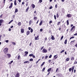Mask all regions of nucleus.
<instances>
[{"mask_svg": "<svg viewBox=\"0 0 77 77\" xmlns=\"http://www.w3.org/2000/svg\"><path fill=\"white\" fill-rule=\"evenodd\" d=\"M60 24V22H59L57 24V26H59Z\"/></svg>", "mask_w": 77, "mask_h": 77, "instance_id": "72a5a7b5", "label": "nucleus"}, {"mask_svg": "<svg viewBox=\"0 0 77 77\" xmlns=\"http://www.w3.org/2000/svg\"><path fill=\"white\" fill-rule=\"evenodd\" d=\"M15 77H20V74L19 73L17 72V73L16 75L15 76Z\"/></svg>", "mask_w": 77, "mask_h": 77, "instance_id": "423d86ee", "label": "nucleus"}, {"mask_svg": "<svg viewBox=\"0 0 77 77\" xmlns=\"http://www.w3.org/2000/svg\"><path fill=\"white\" fill-rule=\"evenodd\" d=\"M7 56L8 57H11V54H7Z\"/></svg>", "mask_w": 77, "mask_h": 77, "instance_id": "7c9ffc66", "label": "nucleus"}, {"mask_svg": "<svg viewBox=\"0 0 77 77\" xmlns=\"http://www.w3.org/2000/svg\"><path fill=\"white\" fill-rule=\"evenodd\" d=\"M55 8H57V4H56L55 5Z\"/></svg>", "mask_w": 77, "mask_h": 77, "instance_id": "5fc2aeb1", "label": "nucleus"}, {"mask_svg": "<svg viewBox=\"0 0 77 77\" xmlns=\"http://www.w3.org/2000/svg\"><path fill=\"white\" fill-rule=\"evenodd\" d=\"M32 56V57H33V58H35V55H33Z\"/></svg>", "mask_w": 77, "mask_h": 77, "instance_id": "e2e57ef3", "label": "nucleus"}, {"mask_svg": "<svg viewBox=\"0 0 77 77\" xmlns=\"http://www.w3.org/2000/svg\"><path fill=\"white\" fill-rule=\"evenodd\" d=\"M40 31H41V32H42V29H40Z\"/></svg>", "mask_w": 77, "mask_h": 77, "instance_id": "774afa93", "label": "nucleus"}, {"mask_svg": "<svg viewBox=\"0 0 77 77\" xmlns=\"http://www.w3.org/2000/svg\"><path fill=\"white\" fill-rule=\"evenodd\" d=\"M5 42H6L8 43L9 42V40H7L6 41H5Z\"/></svg>", "mask_w": 77, "mask_h": 77, "instance_id": "13d9d810", "label": "nucleus"}, {"mask_svg": "<svg viewBox=\"0 0 77 77\" xmlns=\"http://www.w3.org/2000/svg\"><path fill=\"white\" fill-rule=\"evenodd\" d=\"M51 68L50 69H48L47 72H50V71H51Z\"/></svg>", "mask_w": 77, "mask_h": 77, "instance_id": "4be33fe9", "label": "nucleus"}, {"mask_svg": "<svg viewBox=\"0 0 77 77\" xmlns=\"http://www.w3.org/2000/svg\"><path fill=\"white\" fill-rule=\"evenodd\" d=\"M18 8H16L15 10V11H14V14H15V13H17V12H18Z\"/></svg>", "mask_w": 77, "mask_h": 77, "instance_id": "6ab92c4d", "label": "nucleus"}, {"mask_svg": "<svg viewBox=\"0 0 77 77\" xmlns=\"http://www.w3.org/2000/svg\"><path fill=\"white\" fill-rule=\"evenodd\" d=\"M34 20H37V17H34Z\"/></svg>", "mask_w": 77, "mask_h": 77, "instance_id": "37998d69", "label": "nucleus"}, {"mask_svg": "<svg viewBox=\"0 0 77 77\" xmlns=\"http://www.w3.org/2000/svg\"><path fill=\"white\" fill-rule=\"evenodd\" d=\"M4 22V20L3 19H1L0 20V23H3Z\"/></svg>", "mask_w": 77, "mask_h": 77, "instance_id": "9b49d317", "label": "nucleus"}, {"mask_svg": "<svg viewBox=\"0 0 77 77\" xmlns=\"http://www.w3.org/2000/svg\"><path fill=\"white\" fill-rule=\"evenodd\" d=\"M53 23V21H52V20H51L49 22V24H51V23Z\"/></svg>", "mask_w": 77, "mask_h": 77, "instance_id": "79ce46f5", "label": "nucleus"}, {"mask_svg": "<svg viewBox=\"0 0 77 77\" xmlns=\"http://www.w3.org/2000/svg\"><path fill=\"white\" fill-rule=\"evenodd\" d=\"M29 7H28L26 9V12H28V11H29Z\"/></svg>", "mask_w": 77, "mask_h": 77, "instance_id": "412c9836", "label": "nucleus"}, {"mask_svg": "<svg viewBox=\"0 0 77 77\" xmlns=\"http://www.w3.org/2000/svg\"><path fill=\"white\" fill-rule=\"evenodd\" d=\"M25 53L26 54V55H27V54H28V53H29V52H27V51H26L25 52Z\"/></svg>", "mask_w": 77, "mask_h": 77, "instance_id": "c9c22d12", "label": "nucleus"}, {"mask_svg": "<svg viewBox=\"0 0 77 77\" xmlns=\"http://www.w3.org/2000/svg\"><path fill=\"white\" fill-rule=\"evenodd\" d=\"M32 23H33V20H30L29 21V26H30V25H31V24H32Z\"/></svg>", "mask_w": 77, "mask_h": 77, "instance_id": "1a4fd4ad", "label": "nucleus"}, {"mask_svg": "<svg viewBox=\"0 0 77 77\" xmlns=\"http://www.w3.org/2000/svg\"><path fill=\"white\" fill-rule=\"evenodd\" d=\"M43 52L44 53H47V50L45 48H43L42 50Z\"/></svg>", "mask_w": 77, "mask_h": 77, "instance_id": "20e7f679", "label": "nucleus"}, {"mask_svg": "<svg viewBox=\"0 0 77 77\" xmlns=\"http://www.w3.org/2000/svg\"><path fill=\"white\" fill-rule=\"evenodd\" d=\"M65 51V50H63L62 51H61L60 52V53H63Z\"/></svg>", "mask_w": 77, "mask_h": 77, "instance_id": "473e14b6", "label": "nucleus"}, {"mask_svg": "<svg viewBox=\"0 0 77 77\" xmlns=\"http://www.w3.org/2000/svg\"><path fill=\"white\" fill-rule=\"evenodd\" d=\"M47 37H46L45 38V41H47Z\"/></svg>", "mask_w": 77, "mask_h": 77, "instance_id": "0e129e2a", "label": "nucleus"}, {"mask_svg": "<svg viewBox=\"0 0 77 77\" xmlns=\"http://www.w3.org/2000/svg\"><path fill=\"white\" fill-rule=\"evenodd\" d=\"M21 33H24V29L23 28L21 29Z\"/></svg>", "mask_w": 77, "mask_h": 77, "instance_id": "6e6552de", "label": "nucleus"}, {"mask_svg": "<svg viewBox=\"0 0 77 77\" xmlns=\"http://www.w3.org/2000/svg\"><path fill=\"white\" fill-rule=\"evenodd\" d=\"M58 57L57 56V55H54V58L55 59H57V58Z\"/></svg>", "mask_w": 77, "mask_h": 77, "instance_id": "f3484780", "label": "nucleus"}, {"mask_svg": "<svg viewBox=\"0 0 77 77\" xmlns=\"http://www.w3.org/2000/svg\"><path fill=\"white\" fill-rule=\"evenodd\" d=\"M32 8H35V5L33 4L32 5Z\"/></svg>", "mask_w": 77, "mask_h": 77, "instance_id": "a878e982", "label": "nucleus"}, {"mask_svg": "<svg viewBox=\"0 0 77 77\" xmlns=\"http://www.w3.org/2000/svg\"><path fill=\"white\" fill-rule=\"evenodd\" d=\"M3 16V15L2 14L1 15H0V18H2V16Z\"/></svg>", "mask_w": 77, "mask_h": 77, "instance_id": "69168bd1", "label": "nucleus"}, {"mask_svg": "<svg viewBox=\"0 0 77 77\" xmlns=\"http://www.w3.org/2000/svg\"><path fill=\"white\" fill-rule=\"evenodd\" d=\"M1 39H2V35H0V41H1Z\"/></svg>", "mask_w": 77, "mask_h": 77, "instance_id": "6e6d98bb", "label": "nucleus"}, {"mask_svg": "<svg viewBox=\"0 0 77 77\" xmlns=\"http://www.w3.org/2000/svg\"><path fill=\"white\" fill-rule=\"evenodd\" d=\"M33 55V54H30L29 55V56H30V57H32V56Z\"/></svg>", "mask_w": 77, "mask_h": 77, "instance_id": "4c0bfd02", "label": "nucleus"}, {"mask_svg": "<svg viewBox=\"0 0 77 77\" xmlns=\"http://www.w3.org/2000/svg\"><path fill=\"white\" fill-rule=\"evenodd\" d=\"M51 57H52V55H50L49 57V58H51Z\"/></svg>", "mask_w": 77, "mask_h": 77, "instance_id": "3c124183", "label": "nucleus"}, {"mask_svg": "<svg viewBox=\"0 0 77 77\" xmlns=\"http://www.w3.org/2000/svg\"><path fill=\"white\" fill-rule=\"evenodd\" d=\"M25 3V2H22V5H24Z\"/></svg>", "mask_w": 77, "mask_h": 77, "instance_id": "680f3d73", "label": "nucleus"}, {"mask_svg": "<svg viewBox=\"0 0 77 77\" xmlns=\"http://www.w3.org/2000/svg\"><path fill=\"white\" fill-rule=\"evenodd\" d=\"M63 35L61 37L60 40H62V39H63Z\"/></svg>", "mask_w": 77, "mask_h": 77, "instance_id": "ea45409f", "label": "nucleus"}, {"mask_svg": "<svg viewBox=\"0 0 77 77\" xmlns=\"http://www.w3.org/2000/svg\"><path fill=\"white\" fill-rule=\"evenodd\" d=\"M73 36H77V33L74 34Z\"/></svg>", "mask_w": 77, "mask_h": 77, "instance_id": "864d4df0", "label": "nucleus"}, {"mask_svg": "<svg viewBox=\"0 0 77 77\" xmlns=\"http://www.w3.org/2000/svg\"><path fill=\"white\" fill-rule=\"evenodd\" d=\"M76 64H77V62H76V61H75L74 62L73 64L75 65Z\"/></svg>", "mask_w": 77, "mask_h": 77, "instance_id": "de8ad7c7", "label": "nucleus"}, {"mask_svg": "<svg viewBox=\"0 0 77 77\" xmlns=\"http://www.w3.org/2000/svg\"><path fill=\"white\" fill-rule=\"evenodd\" d=\"M35 40H39V36L38 35L37 37H35Z\"/></svg>", "mask_w": 77, "mask_h": 77, "instance_id": "0eeeda50", "label": "nucleus"}, {"mask_svg": "<svg viewBox=\"0 0 77 77\" xmlns=\"http://www.w3.org/2000/svg\"><path fill=\"white\" fill-rule=\"evenodd\" d=\"M30 31H27L26 32V35H29L30 34Z\"/></svg>", "mask_w": 77, "mask_h": 77, "instance_id": "9d476101", "label": "nucleus"}, {"mask_svg": "<svg viewBox=\"0 0 77 77\" xmlns=\"http://www.w3.org/2000/svg\"><path fill=\"white\" fill-rule=\"evenodd\" d=\"M20 57H20V55H19L17 57V59L18 60H20Z\"/></svg>", "mask_w": 77, "mask_h": 77, "instance_id": "bb28decb", "label": "nucleus"}, {"mask_svg": "<svg viewBox=\"0 0 77 77\" xmlns=\"http://www.w3.org/2000/svg\"><path fill=\"white\" fill-rule=\"evenodd\" d=\"M64 44H67V39H66L64 42Z\"/></svg>", "mask_w": 77, "mask_h": 77, "instance_id": "aec40b11", "label": "nucleus"}, {"mask_svg": "<svg viewBox=\"0 0 77 77\" xmlns=\"http://www.w3.org/2000/svg\"><path fill=\"white\" fill-rule=\"evenodd\" d=\"M50 74V72H49L47 74V75H49V74Z\"/></svg>", "mask_w": 77, "mask_h": 77, "instance_id": "4d7b16f0", "label": "nucleus"}, {"mask_svg": "<svg viewBox=\"0 0 77 77\" xmlns=\"http://www.w3.org/2000/svg\"><path fill=\"white\" fill-rule=\"evenodd\" d=\"M43 23V21L42 20L39 24V26H41L42 24Z\"/></svg>", "mask_w": 77, "mask_h": 77, "instance_id": "2eb2a0df", "label": "nucleus"}, {"mask_svg": "<svg viewBox=\"0 0 77 77\" xmlns=\"http://www.w3.org/2000/svg\"><path fill=\"white\" fill-rule=\"evenodd\" d=\"M75 67V66H73L71 68H70L69 69V71H72V73H73L74 72V68Z\"/></svg>", "mask_w": 77, "mask_h": 77, "instance_id": "f03ea898", "label": "nucleus"}, {"mask_svg": "<svg viewBox=\"0 0 77 77\" xmlns=\"http://www.w3.org/2000/svg\"><path fill=\"white\" fill-rule=\"evenodd\" d=\"M66 23H67V25H69V20H67L66 21Z\"/></svg>", "mask_w": 77, "mask_h": 77, "instance_id": "a211bd4d", "label": "nucleus"}, {"mask_svg": "<svg viewBox=\"0 0 77 77\" xmlns=\"http://www.w3.org/2000/svg\"><path fill=\"white\" fill-rule=\"evenodd\" d=\"M52 8H53V6H51L49 8V9H52Z\"/></svg>", "mask_w": 77, "mask_h": 77, "instance_id": "603ef678", "label": "nucleus"}, {"mask_svg": "<svg viewBox=\"0 0 77 77\" xmlns=\"http://www.w3.org/2000/svg\"><path fill=\"white\" fill-rule=\"evenodd\" d=\"M47 58H48V56L46 55L45 57V59H47Z\"/></svg>", "mask_w": 77, "mask_h": 77, "instance_id": "09e8293b", "label": "nucleus"}, {"mask_svg": "<svg viewBox=\"0 0 77 77\" xmlns=\"http://www.w3.org/2000/svg\"><path fill=\"white\" fill-rule=\"evenodd\" d=\"M28 4H29V2H26V6H28Z\"/></svg>", "mask_w": 77, "mask_h": 77, "instance_id": "e433bc0d", "label": "nucleus"}, {"mask_svg": "<svg viewBox=\"0 0 77 77\" xmlns=\"http://www.w3.org/2000/svg\"><path fill=\"white\" fill-rule=\"evenodd\" d=\"M17 25H18V26H20V25H21V23L20 22H19L17 24Z\"/></svg>", "mask_w": 77, "mask_h": 77, "instance_id": "c756f323", "label": "nucleus"}, {"mask_svg": "<svg viewBox=\"0 0 77 77\" xmlns=\"http://www.w3.org/2000/svg\"><path fill=\"white\" fill-rule=\"evenodd\" d=\"M73 24H72L71 25H70V27H73Z\"/></svg>", "mask_w": 77, "mask_h": 77, "instance_id": "052dcab7", "label": "nucleus"}, {"mask_svg": "<svg viewBox=\"0 0 77 77\" xmlns=\"http://www.w3.org/2000/svg\"><path fill=\"white\" fill-rule=\"evenodd\" d=\"M71 16H72L71 14H69L67 15V17H68V18H69V17H71Z\"/></svg>", "mask_w": 77, "mask_h": 77, "instance_id": "f8f14e48", "label": "nucleus"}, {"mask_svg": "<svg viewBox=\"0 0 77 77\" xmlns=\"http://www.w3.org/2000/svg\"><path fill=\"white\" fill-rule=\"evenodd\" d=\"M33 29L32 28H31V30H30L31 33H32V32H33Z\"/></svg>", "mask_w": 77, "mask_h": 77, "instance_id": "58836bf2", "label": "nucleus"}, {"mask_svg": "<svg viewBox=\"0 0 77 77\" xmlns=\"http://www.w3.org/2000/svg\"><path fill=\"white\" fill-rule=\"evenodd\" d=\"M56 16L57 18H58V17H59V14L58 13H57Z\"/></svg>", "mask_w": 77, "mask_h": 77, "instance_id": "cd10ccee", "label": "nucleus"}, {"mask_svg": "<svg viewBox=\"0 0 77 77\" xmlns=\"http://www.w3.org/2000/svg\"><path fill=\"white\" fill-rule=\"evenodd\" d=\"M75 26H73L70 29V31H71L72 33L73 32H74L75 31Z\"/></svg>", "mask_w": 77, "mask_h": 77, "instance_id": "f257e3e1", "label": "nucleus"}, {"mask_svg": "<svg viewBox=\"0 0 77 77\" xmlns=\"http://www.w3.org/2000/svg\"><path fill=\"white\" fill-rule=\"evenodd\" d=\"M45 63V62H43L41 65V66H43V65H44Z\"/></svg>", "mask_w": 77, "mask_h": 77, "instance_id": "2f4dec72", "label": "nucleus"}, {"mask_svg": "<svg viewBox=\"0 0 77 77\" xmlns=\"http://www.w3.org/2000/svg\"><path fill=\"white\" fill-rule=\"evenodd\" d=\"M33 60L32 58H31L29 59V61H33Z\"/></svg>", "mask_w": 77, "mask_h": 77, "instance_id": "49530a36", "label": "nucleus"}, {"mask_svg": "<svg viewBox=\"0 0 77 77\" xmlns=\"http://www.w3.org/2000/svg\"><path fill=\"white\" fill-rule=\"evenodd\" d=\"M54 17L55 20H56V15H54Z\"/></svg>", "mask_w": 77, "mask_h": 77, "instance_id": "c03bdc74", "label": "nucleus"}, {"mask_svg": "<svg viewBox=\"0 0 77 77\" xmlns=\"http://www.w3.org/2000/svg\"><path fill=\"white\" fill-rule=\"evenodd\" d=\"M71 60H74V57H72L71 58Z\"/></svg>", "mask_w": 77, "mask_h": 77, "instance_id": "393cba45", "label": "nucleus"}, {"mask_svg": "<svg viewBox=\"0 0 77 77\" xmlns=\"http://www.w3.org/2000/svg\"><path fill=\"white\" fill-rule=\"evenodd\" d=\"M12 44L13 45H15L16 44V43L15 42H12Z\"/></svg>", "mask_w": 77, "mask_h": 77, "instance_id": "8fccbe9b", "label": "nucleus"}, {"mask_svg": "<svg viewBox=\"0 0 77 77\" xmlns=\"http://www.w3.org/2000/svg\"><path fill=\"white\" fill-rule=\"evenodd\" d=\"M75 40H73V41H71V42H70V44H74V41H75Z\"/></svg>", "mask_w": 77, "mask_h": 77, "instance_id": "5701e85b", "label": "nucleus"}, {"mask_svg": "<svg viewBox=\"0 0 77 77\" xmlns=\"http://www.w3.org/2000/svg\"><path fill=\"white\" fill-rule=\"evenodd\" d=\"M48 62H49V63H50V62H51V60H49L48 61Z\"/></svg>", "mask_w": 77, "mask_h": 77, "instance_id": "bf43d9fd", "label": "nucleus"}, {"mask_svg": "<svg viewBox=\"0 0 77 77\" xmlns=\"http://www.w3.org/2000/svg\"><path fill=\"white\" fill-rule=\"evenodd\" d=\"M66 61H69V58H67L66 59Z\"/></svg>", "mask_w": 77, "mask_h": 77, "instance_id": "a19ab883", "label": "nucleus"}, {"mask_svg": "<svg viewBox=\"0 0 77 77\" xmlns=\"http://www.w3.org/2000/svg\"><path fill=\"white\" fill-rule=\"evenodd\" d=\"M14 62V61L12 60L11 61H10V62L8 63V65H11L12 63Z\"/></svg>", "mask_w": 77, "mask_h": 77, "instance_id": "dca6fc26", "label": "nucleus"}, {"mask_svg": "<svg viewBox=\"0 0 77 77\" xmlns=\"http://www.w3.org/2000/svg\"><path fill=\"white\" fill-rule=\"evenodd\" d=\"M75 38V37L72 36L70 38L69 40H71V39H73V38Z\"/></svg>", "mask_w": 77, "mask_h": 77, "instance_id": "c85d7f7f", "label": "nucleus"}, {"mask_svg": "<svg viewBox=\"0 0 77 77\" xmlns=\"http://www.w3.org/2000/svg\"><path fill=\"white\" fill-rule=\"evenodd\" d=\"M38 2H39V3H42V0H39Z\"/></svg>", "mask_w": 77, "mask_h": 77, "instance_id": "a18cd8bd", "label": "nucleus"}, {"mask_svg": "<svg viewBox=\"0 0 77 77\" xmlns=\"http://www.w3.org/2000/svg\"><path fill=\"white\" fill-rule=\"evenodd\" d=\"M51 36H52L51 37V39L52 40H54V39H55V38L53 36V35H51Z\"/></svg>", "mask_w": 77, "mask_h": 77, "instance_id": "ddd939ff", "label": "nucleus"}, {"mask_svg": "<svg viewBox=\"0 0 77 77\" xmlns=\"http://www.w3.org/2000/svg\"><path fill=\"white\" fill-rule=\"evenodd\" d=\"M4 51L5 53H8V48H5L4 49Z\"/></svg>", "mask_w": 77, "mask_h": 77, "instance_id": "7ed1b4c3", "label": "nucleus"}, {"mask_svg": "<svg viewBox=\"0 0 77 77\" xmlns=\"http://www.w3.org/2000/svg\"><path fill=\"white\" fill-rule=\"evenodd\" d=\"M28 29H29V30H30V29H31V28H30V27H29L28 28Z\"/></svg>", "mask_w": 77, "mask_h": 77, "instance_id": "338daca9", "label": "nucleus"}, {"mask_svg": "<svg viewBox=\"0 0 77 77\" xmlns=\"http://www.w3.org/2000/svg\"><path fill=\"white\" fill-rule=\"evenodd\" d=\"M30 63V61H27L24 62V63L25 64L26 63Z\"/></svg>", "mask_w": 77, "mask_h": 77, "instance_id": "b1692460", "label": "nucleus"}, {"mask_svg": "<svg viewBox=\"0 0 77 77\" xmlns=\"http://www.w3.org/2000/svg\"><path fill=\"white\" fill-rule=\"evenodd\" d=\"M45 67L43 68V69H42V71L44 72V71H45Z\"/></svg>", "mask_w": 77, "mask_h": 77, "instance_id": "f704fd0d", "label": "nucleus"}, {"mask_svg": "<svg viewBox=\"0 0 77 77\" xmlns=\"http://www.w3.org/2000/svg\"><path fill=\"white\" fill-rule=\"evenodd\" d=\"M13 6V3H11V5L9 7V9H11Z\"/></svg>", "mask_w": 77, "mask_h": 77, "instance_id": "39448f33", "label": "nucleus"}, {"mask_svg": "<svg viewBox=\"0 0 77 77\" xmlns=\"http://www.w3.org/2000/svg\"><path fill=\"white\" fill-rule=\"evenodd\" d=\"M17 1L16 0H14V5L15 6H16L17 5Z\"/></svg>", "mask_w": 77, "mask_h": 77, "instance_id": "4468645a", "label": "nucleus"}]
</instances>
